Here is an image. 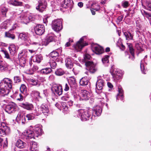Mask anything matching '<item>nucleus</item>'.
<instances>
[{
    "instance_id": "obj_1",
    "label": "nucleus",
    "mask_w": 151,
    "mask_h": 151,
    "mask_svg": "<svg viewBox=\"0 0 151 151\" xmlns=\"http://www.w3.org/2000/svg\"><path fill=\"white\" fill-rule=\"evenodd\" d=\"M76 116L82 121L88 120L92 114V111L90 109H79L76 112Z\"/></svg>"
},
{
    "instance_id": "obj_2",
    "label": "nucleus",
    "mask_w": 151,
    "mask_h": 151,
    "mask_svg": "<svg viewBox=\"0 0 151 151\" xmlns=\"http://www.w3.org/2000/svg\"><path fill=\"white\" fill-rule=\"evenodd\" d=\"M52 29L56 32L60 31L63 29V25L62 20L57 19L52 22Z\"/></svg>"
},
{
    "instance_id": "obj_3",
    "label": "nucleus",
    "mask_w": 151,
    "mask_h": 151,
    "mask_svg": "<svg viewBox=\"0 0 151 151\" xmlns=\"http://www.w3.org/2000/svg\"><path fill=\"white\" fill-rule=\"evenodd\" d=\"M0 124L1 128H0V136H3L8 135L10 132L9 128L4 122L1 123Z\"/></svg>"
},
{
    "instance_id": "obj_4",
    "label": "nucleus",
    "mask_w": 151,
    "mask_h": 151,
    "mask_svg": "<svg viewBox=\"0 0 151 151\" xmlns=\"http://www.w3.org/2000/svg\"><path fill=\"white\" fill-rule=\"evenodd\" d=\"M86 69L90 73H95L97 70L96 65L93 62L90 61H86L85 63Z\"/></svg>"
},
{
    "instance_id": "obj_5",
    "label": "nucleus",
    "mask_w": 151,
    "mask_h": 151,
    "mask_svg": "<svg viewBox=\"0 0 151 151\" xmlns=\"http://www.w3.org/2000/svg\"><path fill=\"white\" fill-rule=\"evenodd\" d=\"M87 43L84 42L83 38L82 37L77 43L76 45H73L75 49L77 51H80L85 46L87 45Z\"/></svg>"
},
{
    "instance_id": "obj_6",
    "label": "nucleus",
    "mask_w": 151,
    "mask_h": 151,
    "mask_svg": "<svg viewBox=\"0 0 151 151\" xmlns=\"http://www.w3.org/2000/svg\"><path fill=\"white\" fill-rule=\"evenodd\" d=\"M91 94L90 93L86 90L81 91V93L79 97L80 100H87L91 97Z\"/></svg>"
},
{
    "instance_id": "obj_7",
    "label": "nucleus",
    "mask_w": 151,
    "mask_h": 151,
    "mask_svg": "<svg viewBox=\"0 0 151 151\" xmlns=\"http://www.w3.org/2000/svg\"><path fill=\"white\" fill-rule=\"evenodd\" d=\"M0 84L11 89L12 88V82L11 79L5 78L1 81Z\"/></svg>"
},
{
    "instance_id": "obj_8",
    "label": "nucleus",
    "mask_w": 151,
    "mask_h": 151,
    "mask_svg": "<svg viewBox=\"0 0 151 151\" xmlns=\"http://www.w3.org/2000/svg\"><path fill=\"white\" fill-rule=\"evenodd\" d=\"M51 90L55 95H60L62 93V87L56 84H54L52 85Z\"/></svg>"
},
{
    "instance_id": "obj_9",
    "label": "nucleus",
    "mask_w": 151,
    "mask_h": 151,
    "mask_svg": "<svg viewBox=\"0 0 151 151\" xmlns=\"http://www.w3.org/2000/svg\"><path fill=\"white\" fill-rule=\"evenodd\" d=\"M18 21L19 22L27 24L29 22L27 14L22 13L18 17Z\"/></svg>"
},
{
    "instance_id": "obj_10",
    "label": "nucleus",
    "mask_w": 151,
    "mask_h": 151,
    "mask_svg": "<svg viewBox=\"0 0 151 151\" xmlns=\"http://www.w3.org/2000/svg\"><path fill=\"white\" fill-rule=\"evenodd\" d=\"M56 37L54 35L51 34L47 37L46 39L44 42L43 41L40 45H47L50 42H55Z\"/></svg>"
},
{
    "instance_id": "obj_11",
    "label": "nucleus",
    "mask_w": 151,
    "mask_h": 151,
    "mask_svg": "<svg viewBox=\"0 0 151 151\" xmlns=\"http://www.w3.org/2000/svg\"><path fill=\"white\" fill-rule=\"evenodd\" d=\"M16 107V104L14 102H12L6 106L5 111L9 114H10L15 111Z\"/></svg>"
},
{
    "instance_id": "obj_12",
    "label": "nucleus",
    "mask_w": 151,
    "mask_h": 151,
    "mask_svg": "<svg viewBox=\"0 0 151 151\" xmlns=\"http://www.w3.org/2000/svg\"><path fill=\"white\" fill-rule=\"evenodd\" d=\"M10 89L6 86L0 84V96H4L8 95L10 92Z\"/></svg>"
},
{
    "instance_id": "obj_13",
    "label": "nucleus",
    "mask_w": 151,
    "mask_h": 151,
    "mask_svg": "<svg viewBox=\"0 0 151 151\" xmlns=\"http://www.w3.org/2000/svg\"><path fill=\"white\" fill-rule=\"evenodd\" d=\"M123 32L126 40H133L134 33L132 30L130 31L128 30L127 32Z\"/></svg>"
},
{
    "instance_id": "obj_14",
    "label": "nucleus",
    "mask_w": 151,
    "mask_h": 151,
    "mask_svg": "<svg viewBox=\"0 0 151 151\" xmlns=\"http://www.w3.org/2000/svg\"><path fill=\"white\" fill-rule=\"evenodd\" d=\"M93 51L97 54H100L102 53L104 50L103 48L99 45L93 46L92 48Z\"/></svg>"
},
{
    "instance_id": "obj_15",
    "label": "nucleus",
    "mask_w": 151,
    "mask_h": 151,
    "mask_svg": "<svg viewBox=\"0 0 151 151\" xmlns=\"http://www.w3.org/2000/svg\"><path fill=\"white\" fill-rule=\"evenodd\" d=\"M100 77H98V80L96 83V88L98 90H101L103 88L104 85V82L102 79H100Z\"/></svg>"
},
{
    "instance_id": "obj_16",
    "label": "nucleus",
    "mask_w": 151,
    "mask_h": 151,
    "mask_svg": "<svg viewBox=\"0 0 151 151\" xmlns=\"http://www.w3.org/2000/svg\"><path fill=\"white\" fill-rule=\"evenodd\" d=\"M73 4V2L71 0H64L61 2V5L62 7L67 8L71 6Z\"/></svg>"
},
{
    "instance_id": "obj_17",
    "label": "nucleus",
    "mask_w": 151,
    "mask_h": 151,
    "mask_svg": "<svg viewBox=\"0 0 151 151\" xmlns=\"http://www.w3.org/2000/svg\"><path fill=\"white\" fill-rule=\"evenodd\" d=\"M68 82L70 86V88H76L77 86L76 79L74 77H70L69 78Z\"/></svg>"
},
{
    "instance_id": "obj_18",
    "label": "nucleus",
    "mask_w": 151,
    "mask_h": 151,
    "mask_svg": "<svg viewBox=\"0 0 151 151\" xmlns=\"http://www.w3.org/2000/svg\"><path fill=\"white\" fill-rule=\"evenodd\" d=\"M19 105L23 108L29 110H32L33 108L32 104L27 103H20Z\"/></svg>"
},
{
    "instance_id": "obj_19",
    "label": "nucleus",
    "mask_w": 151,
    "mask_h": 151,
    "mask_svg": "<svg viewBox=\"0 0 151 151\" xmlns=\"http://www.w3.org/2000/svg\"><path fill=\"white\" fill-rule=\"evenodd\" d=\"M93 113L97 116L100 115L102 109L99 106H97L94 107L93 109Z\"/></svg>"
},
{
    "instance_id": "obj_20",
    "label": "nucleus",
    "mask_w": 151,
    "mask_h": 151,
    "mask_svg": "<svg viewBox=\"0 0 151 151\" xmlns=\"http://www.w3.org/2000/svg\"><path fill=\"white\" fill-rule=\"evenodd\" d=\"M119 93L118 94L116 99H119L120 98L121 99H123V91L122 87L120 86H119L118 88Z\"/></svg>"
},
{
    "instance_id": "obj_21",
    "label": "nucleus",
    "mask_w": 151,
    "mask_h": 151,
    "mask_svg": "<svg viewBox=\"0 0 151 151\" xmlns=\"http://www.w3.org/2000/svg\"><path fill=\"white\" fill-rule=\"evenodd\" d=\"M66 66L68 68H71L73 66L72 59L70 58H67L65 61Z\"/></svg>"
},
{
    "instance_id": "obj_22",
    "label": "nucleus",
    "mask_w": 151,
    "mask_h": 151,
    "mask_svg": "<svg viewBox=\"0 0 151 151\" xmlns=\"http://www.w3.org/2000/svg\"><path fill=\"white\" fill-rule=\"evenodd\" d=\"M26 143L21 139H18L16 143V146L20 148H24Z\"/></svg>"
},
{
    "instance_id": "obj_23",
    "label": "nucleus",
    "mask_w": 151,
    "mask_h": 151,
    "mask_svg": "<svg viewBox=\"0 0 151 151\" xmlns=\"http://www.w3.org/2000/svg\"><path fill=\"white\" fill-rule=\"evenodd\" d=\"M82 68V66L80 64L79 65H75L74 66L72 70L75 75L78 74Z\"/></svg>"
},
{
    "instance_id": "obj_24",
    "label": "nucleus",
    "mask_w": 151,
    "mask_h": 151,
    "mask_svg": "<svg viewBox=\"0 0 151 151\" xmlns=\"http://www.w3.org/2000/svg\"><path fill=\"white\" fill-rule=\"evenodd\" d=\"M16 119L18 121H19L20 122H21L22 123L24 124L25 122V117L24 115L21 116V113H19L16 117Z\"/></svg>"
},
{
    "instance_id": "obj_25",
    "label": "nucleus",
    "mask_w": 151,
    "mask_h": 151,
    "mask_svg": "<svg viewBox=\"0 0 151 151\" xmlns=\"http://www.w3.org/2000/svg\"><path fill=\"white\" fill-rule=\"evenodd\" d=\"M58 52L56 51H52L50 54V56L51 57L50 59L52 60H57V57L58 56Z\"/></svg>"
},
{
    "instance_id": "obj_26",
    "label": "nucleus",
    "mask_w": 151,
    "mask_h": 151,
    "mask_svg": "<svg viewBox=\"0 0 151 151\" xmlns=\"http://www.w3.org/2000/svg\"><path fill=\"white\" fill-rule=\"evenodd\" d=\"M40 109L43 113H47L48 112V109L47 106L45 104H42Z\"/></svg>"
},
{
    "instance_id": "obj_27",
    "label": "nucleus",
    "mask_w": 151,
    "mask_h": 151,
    "mask_svg": "<svg viewBox=\"0 0 151 151\" xmlns=\"http://www.w3.org/2000/svg\"><path fill=\"white\" fill-rule=\"evenodd\" d=\"M11 29H10L8 32H6L5 33V36L6 37L10 38L12 40H14L15 38V35L11 33Z\"/></svg>"
},
{
    "instance_id": "obj_28",
    "label": "nucleus",
    "mask_w": 151,
    "mask_h": 151,
    "mask_svg": "<svg viewBox=\"0 0 151 151\" xmlns=\"http://www.w3.org/2000/svg\"><path fill=\"white\" fill-rule=\"evenodd\" d=\"M10 53L12 55H14L16 52V48L15 46L14 45H11L9 47Z\"/></svg>"
},
{
    "instance_id": "obj_29",
    "label": "nucleus",
    "mask_w": 151,
    "mask_h": 151,
    "mask_svg": "<svg viewBox=\"0 0 151 151\" xmlns=\"http://www.w3.org/2000/svg\"><path fill=\"white\" fill-rule=\"evenodd\" d=\"M45 32L44 26L42 24H38V35H42Z\"/></svg>"
},
{
    "instance_id": "obj_30",
    "label": "nucleus",
    "mask_w": 151,
    "mask_h": 151,
    "mask_svg": "<svg viewBox=\"0 0 151 151\" xmlns=\"http://www.w3.org/2000/svg\"><path fill=\"white\" fill-rule=\"evenodd\" d=\"M144 6L146 9L151 11V0H146Z\"/></svg>"
},
{
    "instance_id": "obj_31",
    "label": "nucleus",
    "mask_w": 151,
    "mask_h": 151,
    "mask_svg": "<svg viewBox=\"0 0 151 151\" xmlns=\"http://www.w3.org/2000/svg\"><path fill=\"white\" fill-rule=\"evenodd\" d=\"M30 147V150L31 151H38L37 144L36 142H32Z\"/></svg>"
},
{
    "instance_id": "obj_32",
    "label": "nucleus",
    "mask_w": 151,
    "mask_h": 151,
    "mask_svg": "<svg viewBox=\"0 0 151 151\" xmlns=\"http://www.w3.org/2000/svg\"><path fill=\"white\" fill-rule=\"evenodd\" d=\"M88 81L85 77L82 78L80 81V83L81 85L85 86L88 84Z\"/></svg>"
},
{
    "instance_id": "obj_33",
    "label": "nucleus",
    "mask_w": 151,
    "mask_h": 151,
    "mask_svg": "<svg viewBox=\"0 0 151 151\" xmlns=\"http://www.w3.org/2000/svg\"><path fill=\"white\" fill-rule=\"evenodd\" d=\"M10 3L15 6H22V2L16 0H11L10 1Z\"/></svg>"
},
{
    "instance_id": "obj_34",
    "label": "nucleus",
    "mask_w": 151,
    "mask_h": 151,
    "mask_svg": "<svg viewBox=\"0 0 151 151\" xmlns=\"http://www.w3.org/2000/svg\"><path fill=\"white\" fill-rule=\"evenodd\" d=\"M52 71V70L50 68H46L45 69H43L40 71L41 73L44 74H47L50 73Z\"/></svg>"
},
{
    "instance_id": "obj_35",
    "label": "nucleus",
    "mask_w": 151,
    "mask_h": 151,
    "mask_svg": "<svg viewBox=\"0 0 151 151\" xmlns=\"http://www.w3.org/2000/svg\"><path fill=\"white\" fill-rule=\"evenodd\" d=\"M61 105L63 108V111L65 113L69 110L68 107L66 104V103L64 102H62L61 103Z\"/></svg>"
},
{
    "instance_id": "obj_36",
    "label": "nucleus",
    "mask_w": 151,
    "mask_h": 151,
    "mask_svg": "<svg viewBox=\"0 0 151 151\" xmlns=\"http://www.w3.org/2000/svg\"><path fill=\"white\" fill-rule=\"evenodd\" d=\"M19 38L23 41H25L27 39L28 36L26 33H21L19 35Z\"/></svg>"
},
{
    "instance_id": "obj_37",
    "label": "nucleus",
    "mask_w": 151,
    "mask_h": 151,
    "mask_svg": "<svg viewBox=\"0 0 151 151\" xmlns=\"http://www.w3.org/2000/svg\"><path fill=\"white\" fill-rule=\"evenodd\" d=\"M141 12L144 17L151 19V13H148L143 10H141Z\"/></svg>"
},
{
    "instance_id": "obj_38",
    "label": "nucleus",
    "mask_w": 151,
    "mask_h": 151,
    "mask_svg": "<svg viewBox=\"0 0 151 151\" xmlns=\"http://www.w3.org/2000/svg\"><path fill=\"white\" fill-rule=\"evenodd\" d=\"M6 67V65L4 61L0 60V70H4Z\"/></svg>"
},
{
    "instance_id": "obj_39",
    "label": "nucleus",
    "mask_w": 151,
    "mask_h": 151,
    "mask_svg": "<svg viewBox=\"0 0 151 151\" xmlns=\"http://www.w3.org/2000/svg\"><path fill=\"white\" fill-rule=\"evenodd\" d=\"M10 23L11 21L10 19L6 20L2 24L3 28L5 29H6L7 27V25H10Z\"/></svg>"
},
{
    "instance_id": "obj_40",
    "label": "nucleus",
    "mask_w": 151,
    "mask_h": 151,
    "mask_svg": "<svg viewBox=\"0 0 151 151\" xmlns=\"http://www.w3.org/2000/svg\"><path fill=\"white\" fill-rule=\"evenodd\" d=\"M55 74L59 76L63 75L65 73L64 71L61 69H58L55 72Z\"/></svg>"
},
{
    "instance_id": "obj_41",
    "label": "nucleus",
    "mask_w": 151,
    "mask_h": 151,
    "mask_svg": "<svg viewBox=\"0 0 151 151\" xmlns=\"http://www.w3.org/2000/svg\"><path fill=\"white\" fill-rule=\"evenodd\" d=\"M1 51L4 53L5 55V58L10 60L12 62H13L12 60L10 58L9 54L7 51L4 50H1Z\"/></svg>"
},
{
    "instance_id": "obj_42",
    "label": "nucleus",
    "mask_w": 151,
    "mask_h": 151,
    "mask_svg": "<svg viewBox=\"0 0 151 151\" xmlns=\"http://www.w3.org/2000/svg\"><path fill=\"white\" fill-rule=\"evenodd\" d=\"M109 56L108 55H106L102 58V61L103 63H106L109 62Z\"/></svg>"
},
{
    "instance_id": "obj_43",
    "label": "nucleus",
    "mask_w": 151,
    "mask_h": 151,
    "mask_svg": "<svg viewBox=\"0 0 151 151\" xmlns=\"http://www.w3.org/2000/svg\"><path fill=\"white\" fill-rule=\"evenodd\" d=\"M129 49L130 52L132 55V60H134V49L131 46H129Z\"/></svg>"
},
{
    "instance_id": "obj_44",
    "label": "nucleus",
    "mask_w": 151,
    "mask_h": 151,
    "mask_svg": "<svg viewBox=\"0 0 151 151\" xmlns=\"http://www.w3.org/2000/svg\"><path fill=\"white\" fill-rule=\"evenodd\" d=\"M54 60H52V61H50L49 63L51 67L53 69H54L57 65V64L55 62L56 60H55V61H54Z\"/></svg>"
},
{
    "instance_id": "obj_45",
    "label": "nucleus",
    "mask_w": 151,
    "mask_h": 151,
    "mask_svg": "<svg viewBox=\"0 0 151 151\" xmlns=\"http://www.w3.org/2000/svg\"><path fill=\"white\" fill-rule=\"evenodd\" d=\"M8 11L7 9L4 7H2L1 9V11L2 14L4 16H5L6 13Z\"/></svg>"
},
{
    "instance_id": "obj_46",
    "label": "nucleus",
    "mask_w": 151,
    "mask_h": 151,
    "mask_svg": "<svg viewBox=\"0 0 151 151\" xmlns=\"http://www.w3.org/2000/svg\"><path fill=\"white\" fill-rule=\"evenodd\" d=\"M20 90L22 93L25 92L27 91V88L26 86L24 84H22L20 87Z\"/></svg>"
},
{
    "instance_id": "obj_47",
    "label": "nucleus",
    "mask_w": 151,
    "mask_h": 151,
    "mask_svg": "<svg viewBox=\"0 0 151 151\" xmlns=\"http://www.w3.org/2000/svg\"><path fill=\"white\" fill-rule=\"evenodd\" d=\"M144 61L143 60L141 61L140 63V68L142 71L144 73H145V70L144 65L143 63Z\"/></svg>"
},
{
    "instance_id": "obj_48",
    "label": "nucleus",
    "mask_w": 151,
    "mask_h": 151,
    "mask_svg": "<svg viewBox=\"0 0 151 151\" xmlns=\"http://www.w3.org/2000/svg\"><path fill=\"white\" fill-rule=\"evenodd\" d=\"M91 5L93 7V9L94 10L97 11L99 10L100 9V6L97 4H92Z\"/></svg>"
},
{
    "instance_id": "obj_49",
    "label": "nucleus",
    "mask_w": 151,
    "mask_h": 151,
    "mask_svg": "<svg viewBox=\"0 0 151 151\" xmlns=\"http://www.w3.org/2000/svg\"><path fill=\"white\" fill-rule=\"evenodd\" d=\"M31 96L34 98L37 99L38 96V92L37 91H32L31 93Z\"/></svg>"
},
{
    "instance_id": "obj_50",
    "label": "nucleus",
    "mask_w": 151,
    "mask_h": 151,
    "mask_svg": "<svg viewBox=\"0 0 151 151\" xmlns=\"http://www.w3.org/2000/svg\"><path fill=\"white\" fill-rule=\"evenodd\" d=\"M29 21L34 20L35 18V15L33 14H30L29 16H28Z\"/></svg>"
},
{
    "instance_id": "obj_51",
    "label": "nucleus",
    "mask_w": 151,
    "mask_h": 151,
    "mask_svg": "<svg viewBox=\"0 0 151 151\" xmlns=\"http://www.w3.org/2000/svg\"><path fill=\"white\" fill-rule=\"evenodd\" d=\"M14 80L15 83H18L21 81V79L18 76L14 77Z\"/></svg>"
},
{
    "instance_id": "obj_52",
    "label": "nucleus",
    "mask_w": 151,
    "mask_h": 151,
    "mask_svg": "<svg viewBox=\"0 0 151 151\" xmlns=\"http://www.w3.org/2000/svg\"><path fill=\"white\" fill-rule=\"evenodd\" d=\"M135 47L137 50L139 51H143L141 45H139V44H137L136 45Z\"/></svg>"
},
{
    "instance_id": "obj_53",
    "label": "nucleus",
    "mask_w": 151,
    "mask_h": 151,
    "mask_svg": "<svg viewBox=\"0 0 151 151\" xmlns=\"http://www.w3.org/2000/svg\"><path fill=\"white\" fill-rule=\"evenodd\" d=\"M117 45L122 50H124L125 48V46L123 45L121 42H120V43H118L117 44Z\"/></svg>"
},
{
    "instance_id": "obj_54",
    "label": "nucleus",
    "mask_w": 151,
    "mask_h": 151,
    "mask_svg": "<svg viewBox=\"0 0 151 151\" xmlns=\"http://www.w3.org/2000/svg\"><path fill=\"white\" fill-rule=\"evenodd\" d=\"M30 83L31 84L34 85H36L37 84V81L35 79H31L30 81Z\"/></svg>"
},
{
    "instance_id": "obj_55",
    "label": "nucleus",
    "mask_w": 151,
    "mask_h": 151,
    "mask_svg": "<svg viewBox=\"0 0 151 151\" xmlns=\"http://www.w3.org/2000/svg\"><path fill=\"white\" fill-rule=\"evenodd\" d=\"M73 42V40L72 39H70L69 41L67 42L65 44V46L66 47H68L70 46L71 43Z\"/></svg>"
},
{
    "instance_id": "obj_56",
    "label": "nucleus",
    "mask_w": 151,
    "mask_h": 151,
    "mask_svg": "<svg viewBox=\"0 0 151 151\" xmlns=\"http://www.w3.org/2000/svg\"><path fill=\"white\" fill-rule=\"evenodd\" d=\"M106 97V95L104 93H101L99 96V99H104Z\"/></svg>"
},
{
    "instance_id": "obj_57",
    "label": "nucleus",
    "mask_w": 151,
    "mask_h": 151,
    "mask_svg": "<svg viewBox=\"0 0 151 151\" xmlns=\"http://www.w3.org/2000/svg\"><path fill=\"white\" fill-rule=\"evenodd\" d=\"M118 72H116V70H114L113 72H112V74L113 75V77H114L115 78H117V76H118Z\"/></svg>"
},
{
    "instance_id": "obj_58",
    "label": "nucleus",
    "mask_w": 151,
    "mask_h": 151,
    "mask_svg": "<svg viewBox=\"0 0 151 151\" xmlns=\"http://www.w3.org/2000/svg\"><path fill=\"white\" fill-rule=\"evenodd\" d=\"M129 3L127 1H124L122 3V6L124 8H126L128 6Z\"/></svg>"
},
{
    "instance_id": "obj_59",
    "label": "nucleus",
    "mask_w": 151,
    "mask_h": 151,
    "mask_svg": "<svg viewBox=\"0 0 151 151\" xmlns=\"http://www.w3.org/2000/svg\"><path fill=\"white\" fill-rule=\"evenodd\" d=\"M38 127H39L40 130V133L39 134L38 133V136L41 135L43 133V132L42 131V126L41 125L38 124Z\"/></svg>"
},
{
    "instance_id": "obj_60",
    "label": "nucleus",
    "mask_w": 151,
    "mask_h": 151,
    "mask_svg": "<svg viewBox=\"0 0 151 151\" xmlns=\"http://www.w3.org/2000/svg\"><path fill=\"white\" fill-rule=\"evenodd\" d=\"M26 117L27 118L28 120L32 119L34 118L33 116H32L31 114H29L26 115Z\"/></svg>"
},
{
    "instance_id": "obj_61",
    "label": "nucleus",
    "mask_w": 151,
    "mask_h": 151,
    "mask_svg": "<svg viewBox=\"0 0 151 151\" xmlns=\"http://www.w3.org/2000/svg\"><path fill=\"white\" fill-rule=\"evenodd\" d=\"M33 137V134L32 133H30L27 136L26 139H29L32 138Z\"/></svg>"
},
{
    "instance_id": "obj_62",
    "label": "nucleus",
    "mask_w": 151,
    "mask_h": 151,
    "mask_svg": "<svg viewBox=\"0 0 151 151\" xmlns=\"http://www.w3.org/2000/svg\"><path fill=\"white\" fill-rule=\"evenodd\" d=\"M91 58V56L88 54H86L84 56V59L86 60H89Z\"/></svg>"
},
{
    "instance_id": "obj_63",
    "label": "nucleus",
    "mask_w": 151,
    "mask_h": 151,
    "mask_svg": "<svg viewBox=\"0 0 151 151\" xmlns=\"http://www.w3.org/2000/svg\"><path fill=\"white\" fill-rule=\"evenodd\" d=\"M69 89V87L68 84L66 83L65 86L64 90L66 91H68Z\"/></svg>"
},
{
    "instance_id": "obj_64",
    "label": "nucleus",
    "mask_w": 151,
    "mask_h": 151,
    "mask_svg": "<svg viewBox=\"0 0 151 151\" xmlns=\"http://www.w3.org/2000/svg\"><path fill=\"white\" fill-rule=\"evenodd\" d=\"M73 104V101H70L67 102L66 104L68 106L69 105V106H72Z\"/></svg>"
}]
</instances>
